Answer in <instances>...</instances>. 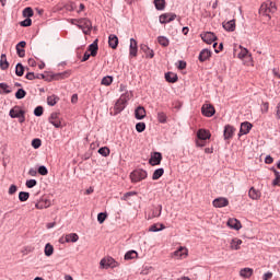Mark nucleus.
Listing matches in <instances>:
<instances>
[{"label":"nucleus","instance_id":"64","mask_svg":"<svg viewBox=\"0 0 280 280\" xmlns=\"http://www.w3.org/2000/svg\"><path fill=\"white\" fill-rule=\"evenodd\" d=\"M276 117L277 119H280V103L276 107Z\"/></svg>","mask_w":280,"mask_h":280},{"label":"nucleus","instance_id":"42","mask_svg":"<svg viewBox=\"0 0 280 280\" xmlns=\"http://www.w3.org/2000/svg\"><path fill=\"white\" fill-rule=\"evenodd\" d=\"M137 252L136 250H129L125 254V259L130 260V259H137Z\"/></svg>","mask_w":280,"mask_h":280},{"label":"nucleus","instance_id":"29","mask_svg":"<svg viewBox=\"0 0 280 280\" xmlns=\"http://www.w3.org/2000/svg\"><path fill=\"white\" fill-rule=\"evenodd\" d=\"M97 40H95L94 43H92L89 48L88 51H90V56H92L93 58H95V56H97Z\"/></svg>","mask_w":280,"mask_h":280},{"label":"nucleus","instance_id":"14","mask_svg":"<svg viewBox=\"0 0 280 280\" xmlns=\"http://www.w3.org/2000/svg\"><path fill=\"white\" fill-rule=\"evenodd\" d=\"M51 78L56 81L67 80V78H71V71L67 70L63 72L55 73L51 75Z\"/></svg>","mask_w":280,"mask_h":280},{"label":"nucleus","instance_id":"26","mask_svg":"<svg viewBox=\"0 0 280 280\" xmlns=\"http://www.w3.org/2000/svg\"><path fill=\"white\" fill-rule=\"evenodd\" d=\"M9 68L10 62H8V57L5 56V54H2L0 57V69H2V71H5Z\"/></svg>","mask_w":280,"mask_h":280},{"label":"nucleus","instance_id":"6","mask_svg":"<svg viewBox=\"0 0 280 280\" xmlns=\"http://www.w3.org/2000/svg\"><path fill=\"white\" fill-rule=\"evenodd\" d=\"M176 14L175 13H163L160 15V23L162 25H165L167 23H172V21H176Z\"/></svg>","mask_w":280,"mask_h":280},{"label":"nucleus","instance_id":"44","mask_svg":"<svg viewBox=\"0 0 280 280\" xmlns=\"http://www.w3.org/2000/svg\"><path fill=\"white\" fill-rule=\"evenodd\" d=\"M156 10H165V0H154Z\"/></svg>","mask_w":280,"mask_h":280},{"label":"nucleus","instance_id":"3","mask_svg":"<svg viewBox=\"0 0 280 280\" xmlns=\"http://www.w3.org/2000/svg\"><path fill=\"white\" fill-rule=\"evenodd\" d=\"M78 27L79 30H82L83 34H91V30H93V23L91 22V20L82 18L80 19Z\"/></svg>","mask_w":280,"mask_h":280},{"label":"nucleus","instance_id":"16","mask_svg":"<svg viewBox=\"0 0 280 280\" xmlns=\"http://www.w3.org/2000/svg\"><path fill=\"white\" fill-rule=\"evenodd\" d=\"M27 45V43L25 42H20L15 49H16V54L20 58H25V46Z\"/></svg>","mask_w":280,"mask_h":280},{"label":"nucleus","instance_id":"61","mask_svg":"<svg viewBox=\"0 0 280 280\" xmlns=\"http://www.w3.org/2000/svg\"><path fill=\"white\" fill-rule=\"evenodd\" d=\"M177 68L180 69V70L186 69L187 68V62H185L183 60H179L178 65H177Z\"/></svg>","mask_w":280,"mask_h":280},{"label":"nucleus","instance_id":"7","mask_svg":"<svg viewBox=\"0 0 280 280\" xmlns=\"http://www.w3.org/2000/svg\"><path fill=\"white\" fill-rule=\"evenodd\" d=\"M49 122L55 126V128H62V119L60 118V114L52 113L49 117Z\"/></svg>","mask_w":280,"mask_h":280},{"label":"nucleus","instance_id":"53","mask_svg":"<svg viewBox=\"0 0 280 280\" xmlns=\"http://www.w3.org/2000/svg\"><path fill=\"white\" fill-rule=\"evenodd\" d=\"M136 130L137 132H143V130H145V122H138L136 125Z\"/></svg>","mask_w":280,"mask_h":280},{"label":"nucleus","instance_id":"41","mask_svg":"<svg viewBox=\"0 0 280 280\" xmlns=\"http://www.w3.org/2000/svg\"><path fill=\"white\" fill-rule=\"evenodd\" d=\"M101 84H103V86H110V84H113V77H104L101 81Z\"/></svg>","mask_w":280,"mask_h":280},{"label":"nucleus","instance_id":"38","mask_svg":"<svg viewBox=\"0 0 280 280\" xmlns=\"http://www.w3.org/2000/svg\"><path fill=\"white\" fill-rule=\"evenodd\" d=\"M44 253L46 257H51V255H54V245H51L50 243L46 244Z\"/></svg>","mask_w":280,"mask_h":280},{"label":"nucleus","instance_id":"1","mask_svg":"<svg viewBox=\"0 0 280 280\" xmlns=\"http://www.w3.org/2000/svg\"><path fill=\"white\" fill-rule=\"evenodd\" d=\"M276 12L277 4H275V2L270 0L264 2L259 9V14H261L262 16H268V19H270V14H275Z\"/></svg>","mask_w":280,"mask_h":280},{"label":"nucleus","instance_id":"31","mask_svg":"<svg viewBox=\"0 0 280 280\" xmlns=\"http://www.w3.org/2000/svg\"><path fill=\"white\" fill-rule=\"evenodd\" d=\"M135 115H136V119H144L145 118V108L139 106L136 109Z\"/></svg>","mask_w":280,"mask_h":280},{"label":"nucleus","instance_id":"43","mask_svg":"<svg viewBox=\"0 0 280 280\" xmlns=\"http://www.w3.org/2000/svg\"><path fill=\"white\" fill-rule=\"evenodd\" d=\"M19 200L21 202H27V200H30V192L21 191L19 194Z\"/></svg>","mask_w":280,"mask_h":280},{"label":"nucleus","instance_id":"8","mask_svg":"<svg viewBox=\"0 0 280 280\" xmlns=\"http://www.w3.org/2000/svg\"><path fill=\"white\" fill-rule=\"evenodd\" d=\"M201 113L205 117H213L215 115V108L211 104H205L201 107Z\"/></svg>","mask_w":280,"mask_h":280},{"label":"nucleus","instance_id":"62","mask_svg":"<svg viewBox=\"0 0 280 280\" xmlns=\"http://www.w3.org/2000/svg\"><path fill=\"white\" fill-rule=\"evenodd\" d=\"M9 194L12 196L13 194H16V186L15 185H11L9 188Z\"/></svg>","mask_w":280,"mask_h":280},{"label":"nucleus","instance_id":"30","mask_svg":"<svg viewBox=\"0 0 280 280\" xmlns=\"http://www.w3.org/2000/svg\"><path fill=\"white\" fill-rule=\"evenodd\" d=\"M165 225L163 223H155L149 228L151 233H159V231H164Z\"/></svg>","mask_w":280,"mask_h":280},{"label":"nucleus","instance_id":"4","mask_svg":"<svg viewBox=\"0 0 280 280\" xmlns=\"http://www.w3.org/2000/svg\"><path fill=\"white\" fill-rule=\"evenodd\" d=\"M101 268H117L119 264L113 259V257L103 258L100 262Z\"/></svg>","mask_w":280,"mask_h":280},{"label":"nucleus","instance_id":"59","mask_svg":"<svg viewBox=\"0 0 280 280\" xmlns=\"http://www.w3.org/2000/svg\"><path fill=\"white\" fill-rule=\"evenodd\" d=\"M30 25H32V19H26L21 22L22 27H30Z\"/></svg>","mask_w":280,"mask_h":280},{"label":"nucleus","instance_id":"21","mask_svg":"<svg viewBox=\"0 0 280 280\" xmlns=\"http://www.w3.org/2000/svg\"><path fill=\"white\" fill-rule=\"evenodd\" d=\"M224 139H233V135H235V128L233 126L228 125L224 128Z\"/></svg>","mask_w":280,"mask_h":280},{"label":"nucleus","instance_id":"50","mask_svg":"<svg viewBox=\"0 0 280 280\" xmlns=\"http://www.w3.org/2000/svg\"><path fill=\"white\" fill-rule=\"evenodd\" d=\"M248 56V49L241 47V51L238 52V58L241 60H244Z\"/></svg>","mask_w":280,"mask_h":280},{"label":"nucleus","instance_id":"47","mask_svg":"<svg viewBox=\"0 0 280 280\" xmlns=\"http://www.w3.org/2000/svg\"><path fill=\"white\" fill-rule=\"evenodd\" d=\"M98 154L102 156H108L110 154V149H108V147H103L98 150Z\"/></svg>","mask_w":280,"mask_h":280},{"label":"nucleus","instance_id":"60","mask_svg":"<svg viewBox=\"0 0 280 280\" xmlns=\"http://www.w3.org/2000/svg\"><path fill=\"white\" fill-rule=\"evenodd\" d=\"M152 270H154V268L152 267H144L141 271V275H150V272H152Z\"/></svg>","mask_w":280,"mask_h":280},{"label":"nucleus","instance_id":"27","mask_svg":"<svg viewBox=\"0 0 280 280\" xmlns=\"http://www.w3.org/2000/svg\"><path fill=\"white\" fill-rule=\"evenodd\" d=\"M243 242L242 240L240 238H233L231 242H230V248L231 250H240V246H242Z\"/></svg>","mask_w":280,"mask_h":280},{"label":"nucleus","instance_id":"15","mask_svg":"<svg viewBox=\"0 0 280 280\" xmlns=\"http://www.w3.org/2000/svg\"><path fill=\"white\" fill-rule=\"evenodd\" d=\"M137 51H139L137 42L135 38L130 39V47H129V56H132V58H137Z\"/></svg>","mask_w":280,"mask_h":280},{"label":"nucleus","instance_id":"58","mask_svg":"<svg viewBox=\"0 0 280 280\" xmlns=\"http://www.w3.org/2000/svg\"><path fill=\"white\" fill-rule=\"evenodd\" d=\"M130 196H137V192L136 191H129V192H126L121 200H128L130 198Z\"/></svg>","mask_w":280,"mask_h":280},{"label":"nucleus","instance_id":"56","mask_svg":"<svg viewBox=\"0 0 280 280\" xmlns=\"http://www.w3.org/2000/svg\"><path fill=\"white\" fill-rule=\"evenodd\" d=\"M196 145H197V148H205V145H207V140H202V139L198 138L196 140Z\"/></svg>","mask_w":280,"mask_h":280},{"label":"nucleus","instance_id":"19","mask_svg":"<svg viewBox=\"0 0 280 280\" xmlns=\"http://www.w3.org/2000/svg\"><path fill=\"white\" fill-rule=\"evenodd\" d=\"M197 138L207 141V139H211V132H209L207 129H199L197 132Z\"/></svg>","mask_w":280,"mask_h":280},{"label":"nucleus","instance_id":"9","mask_svg":"<svg viewBox=\"0 0 280 280\" xmlns=\"http://www.w3.org/2000/svg\"><path fill=\"white\" fill-rule=\"evenodd\" d=\"M201 38L202 42L207 43L208 45H211V43H215V40H218V37L212 32L201 34Z\"/></svg>","mask_w":280,"mask_h":280},{"label":"nucleus","instance_id":"11","mask_svg":"<svg viewBox=\"0 0 280 280\" xmlns=\"http://www.w3.org/2000/svg\"><path fill=\"white\" fill-rule=\"evenodd\" d=\"M161 161H163V155L160 152H154L151 154L149 160L150 165H161Z\"/></svg>","mask_w":280,"mask_h":280},{"label":"nucleus","instance_id":"17","mask_svg":"<svg viewBox=\"0 0 280 280\" xmlns=\"http://www.w3.org/2000/svg\"><path fill=\"white\" fill-rule=\"evenodd\" d=\"M253 268H243L240 270V277H242L243 279H250L253 277Z\"/></svg>","mask_w":280,"mask_h":280},{"label":"nucleus","instance_id":"32","mask_svg":"<svg viewBox=\"0 0 280 280\" xmlns=\"http://www.w3.org/2000/svg\"><path fill=\"white\" fill-rule=\"evenodd\" d=\"M78 240H80V236H78L77 233H70L65 236V241L67 243H69V242L75 243V242H78Z\"/></svg>","mask_w":280,"mask_h":280},{"label":"nucleus","instance_id":"36","mask_svg":"<svg viewBox=\"0 0 280 280\" xmlns=\"http://www.w3.org/2000/svg\"><path fill=\"white\" fill-rule=\"evenodd\" d=\"M141 49L143 50V54H145L148 58H154V50L150 49V47L143 45L141 46Z\"/></svg>","mask_w":280,"mask_h":280},{"label":"nucleus","instance_id":"63","mask_svg":"<svg viewBox=\"0 0 280 280\" xmlns=\"http://www.w3.org/2000/svg\"><path fill=\"white\" fill-rule=\"evenodd\" d=\"M262 279H264V280H270V279H272V272L269 271V272L265 273L264 277H262Z\"/></svg>","mask_w":280,"mask_h":280},{"label":"nucleus","instance_id":"28","mask_svg":"<svg viewBox=\"0 0 280 280\" xmlns=\"http://www.w3.org/2000/svg\"><path fill=\"white\" fill-rule=\"evenodd\" d=\"M223 28L226 32H235V20L223 22Z\"/></svg>","mask_w":280,"mask_h":280},{"label":"nucleus","instance_id":"34","mask_svg":"<svg viewBox=\"0 0 280 280\" xmlns=\"http://www.w3.org/2000/svg\"><path fill=\"white\" fill-rule=\"evenodd\" d=\"M60 98L57 95H50L47 97L48 106H56V104H58Z\"/></svg>","mask_w":280,"mask_h":280},{"label":"nucleus","instance_id":"37","mask_svg":"<svg viewBox=\"0 0 280 280\" xmlns=\"http://www.w3.org/2000/svg\"><path fill=\"white\" fill-rule=\"evenodd\" d=\"M163 174H165V170H163V168L155 170L152 175V180H159V178H161V176H163Z\"/></svg>","mask_w":280,"mask_h":280},{"label":"nucleus","instance_id":"46","mask_svg":"<svg viewBox=\"0 0 280 280\" xmlns=\"http://www.w3.org/2000/svg\"><path fill=\"white\" fill-rule=\"evenodd\" d=\"M27 95V92L23 89H19L18 92L15 93L16 100H23Z\"/></svg>","mask_w":280,"mask_h":280},{"label":"nucleus","instance_id":"40","mask_svg":"<svg viewBox=\"0 0 280 280\" xmlns=\"http://www.w3.org/2000/svg\"><path fill=\"white\" fill-rule=\"evenodd\" d=\"M23 73H25V68L23 67V65L18 63L15 67V74L21 78L23 77Z\"/></svg>","mask_w":280,"mask_h":280},{"label":"nucleus","instance_id":"20","mask_svg":"<svg viewBox=\"0 0 280 280\" xmlns=\"http://www.w3.org/2000/svg\"><path fill=\"white\" fill-rule=\"evenodd\" d=\"M228 226H230V229H234L235 231H240V229H242V223L237 219H230L228 221Z\"/></svg>","mask_w":280,"mask_h":280},{"label":"nucleus","instance_id":"22","mask_svg":"<svg viewBox=\"0 0 280 280\" xmlns=\"http://www.w3.org/2000/svg\"><path fill=\"white\" fill-rule=\"evenodd\" d=\"M248 197L252 200H259V198H261V191L255 189V187H252L248 191Z\"/></svg>","mask_w":280,"mask_h":280},{"label":"nucleus","instance_id":"49","mask_svg":"<svg viewBox=\"0 0 280 280\" xmlns=\"http://www.w3.org/2000/svg\"><path fill=\"white\" fill-rule=\"evenodd\" d=\"M23 15L24 16H27V19L34 16V10H32V8H25L24 11H23Z\"/></svg>","mask_w":280,"mask_h":280},{"label":"nucleus","instance_id":"57","mask_svg":"<svg viewBox=\"0 0 280 280\" xmlns=\"http://www.w3.org/2000/svg\"><path fill=\"white\" fill-rule=\"evenodd\" d=\"M34 115L36 117H42L43 115V106H37L35 109H34Z\"/></svg>","mask_w":280,"mask_h":280},{"label":"nucleus","instance_id":"55","mask_svg":"<svg viewBox=\"0 0 280 280\" xmlns=\"http://www.w3.org/2000/svg\"><path fill=\"white\" fill-rule=\"evenodd\" d=\"M38 174H40V176H47V174H49V171H47V167L45 166H39Z\"/></svg>","mask_w":280,"mask_h":280},{"label":"nucleus","instance_id":"13","mask_svg":"<svg viewBox=\"0 0 280 280\" xmlns=\"http://www.w3.org/2000/svg\"><path fill=\"white\" fill-rule=\"evenodd\" d=\"M188 255V249L186 247H179L177 250L173 253V257L177 259H185Z\"/></svg>","mask_w":280,"mask_h":280},{"label":"nucleus","instance_id":"39","mask_svg":"<svg viewBox=\"0 0 280 280\" xmlns=\"http://www.w3.org/2000/svg\"><path fill=\"white\" fill-rule=\"evenodd\" d=\"M0 93H5L8 95L12 93V90H10V85H8V83H0Z\"/></svg>","mask_w":280,"mask_h":280},{"label":"nucleus","instance_id":"12","mask_svg":"<svg viewBox=\"0 0 280 280\" xmlns=\"http://www.w3.org/2000/svg\"><path fill=\"white\" fill-rule=\"evenodd\" d=\"M9 115L12 119H18V117H23V115H25V112L22 110L21 107L15 106L10 110Z\"/></svg>","mask_w":280,"mask_h":280},{"label":"nucleus","instance_id":"52","mask_svg":"<svg viewBox=\"0 0 280 280\" xmlns=\"http://www.w3.org/2000/svg\"><path fill=\"white\" fill-rule=\"evenodd\" d=\"M275 176H276V178L273 179L272 185L280 187V173L275 171Z\"/></svg>","mask_w":280,"mask_h":280},{"label":"nucleus","instance_id":"18","mask_svg":"<svg viewBox=\"0 0 280 280\" xmlns=\"http://www.w3.org/2000/svg\"><path fill=\"white\" fill-rule=\"evenodd\" d=\"M253 129V125L248 121H245L241 125L240 135H248Z\"/></svg>","mask_w":280,"mask_h":280},{"label":"nucleus","instance_id":"25","mask_svg":"<svg viewBox=\"0 0 280 280\" xmlns=\"http://www.w3.org/2000/svg\"><path fill=\"white\" fill-rule=\"evenodd\" d=\"M211 58V50L209 49H203L199 54V61L200 62H206V60H209Z\"/></svg>","mask_w":280,"mask_h":280},{"label":"nucleus","instance_id":"10","mask_svg":"<svg viewBox=\"0 0 280 280\" xmlns=\"http://www.w3.org/2000/svg\"><path fill=\"white\" fill-rule=\"evenodd\" d=\"M212 205L217 209H222L223 207H229V199L224 197H219L212 201Z\"/></svg>","mask_w":280,"mask_h":280},{"label":"nucleus","instance_id":"24","mask_svg":"<svg viewBox=\"0 0 280 280\" xmlns=\"http://www.w3.org/2000/svg\"><path fill=\"white\" fill-rule=\"evenodd\" d=\"M108 45L112 49H115L119 45V38L117 37V35H109Z\"/></svg>","mask_w":280,"mask_h":280},{"label":"nucleus","instance_id":"23","mask_svg":"<svg viewBox=\"0 0 280 280\" xmlns=\"http://www.w3.org/2000/svg\"><path fill=\"white\" fill-rule=\"evenodd\" d=\"M35 207L37 209H49V207H51V201L48 199H40Z\"/></svg>","mask_w":280,"mask_h":280},{"label":"nucleus","instance_id":"45","mask_svg":"<svg viewBox=\"0 0 280 280\" xmlns=\"http://www.w3.org/2000/svg\"><path fill=\"white\" fill-rule=\"evenodd\" d=\"M158 120L160 121V124H166L167 115L163 112L158 113Z\"/></svg>","mask_w":280,"mask_h":280},{"label":"nucleus","instance_id":"2","mask_svg":"<svg viewBox=\"0 0 280 280\" xmlns=\"http://www.w3.org/2000/svg\"><path fill=\"white\" fill-rule=\"evenodd\" d=\"M131 183H141L148 178V172L144 170H136L130 174Z\"/></svg>","mask_w":280,"mask_h":280},{"label":"nucleus","instance_id":"48","mask_svg":"<svg viewBox=\"0 0 280 280\" xmlns=\"http://www.w3.org/2000/svg\"><path fill=\"white\" fill-rule=\"evenodd\" d=\"M106 218H108V214L101 212L97 214V222H100V224H104V222H106Z\"/></svg>","mask_w":280,"mask_h":280},{"label":"nucleus","instance_id":"51","mask_svg":"<svg viewBox=\"0 0 280 280\" xmlns=\"http://www.w3.org/2000/svg\"><path fill=\"white\" fill-rule=\"evenodd\" d=\"M36 185H38V182H36V179H28V180H26V187L28 189H32L33 187H36Z\"/></svg>","mask_w":280,"mask_h":280},{"label":"nucleus","instance_id":"35","mask_svg":"<svg viewBox=\"0 0 280 280\" xmlns=\"http://www.w3.org/2000/svg\"><path fill=\"white\" fill-rule=\"evenodd\" d=\"M158 43L161 45V47H170V39L165 36H159Z\"/></svg>","mask_w":280,"mask_h":280},{"label":"nucleus","instance_id":"33","mask_svg":"<svg viewBox=\"0 0 280 280\" xmlns=\"http://www.w3.org/2000/svg\"><path fill=\"white\" fill-rule=\"evenodd\" d=\"M165 80L171 83L178 82V75H176V73L168 72L165 74Z\"/></svg>","mask_w":280,"mask_h":280},{"label":"nucleus","instance_id":"54","mask_svg":"<svg viewBox=\"0 0 280 280\" xmlns=\"http://www.w3.org/2000/svg\"><path fill=\"white\" fill-rule=\"evenodd\" d=\"M32 145H33V148H34L35 150H38V148H40V145H42L40 139H33V140H32Z\"/></svg>","mask_w":280,"mask_h":280},{"label":"nucleus","instance_id":"5","mask_svg":"<svg viewBox=\"0 0 280 280\" xmlns=\"http://www.w3.org/2000/svg\"><path fill=\"white\" fill-rule=\"evenodd\" d=\"M126 108V95H121L114 106V114L119 115Z\"/></svg>","mask_w":280,"mask_h":280}]
</instances>
